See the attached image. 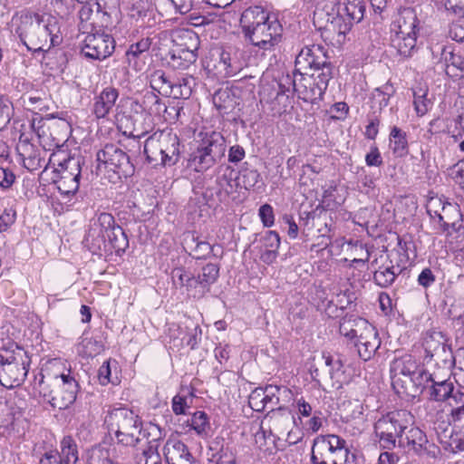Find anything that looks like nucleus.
Here are the masks:
<instances>
[{"mask_svg": "<svg viewBox=\"0 0 464 464\" xmlns=\"http://www.w3.org/2000/svg\"><path fill=\"white\" fill-rule=\"evenodd\" d=\"M106 250L103 254L111 253L113 250L118 256H121L129 247V239L123 228L117 225L111 231L106 241Z\"/></svg>", "mask_w": 464, "mask_h": 464, "instance_id": "nucleus-39", "label": "nucleus"}, {"mask_svg": "<svg viewBox=\"0 0 464 464\" xmlns=\"http://www.w3.org/2000/svg\"><path fill=\"white\" fill-rule=\"evenodd\" d=\"M455 394L453 383L448 380H442L436 375L430 385V399L436 401L450 400L454 403L453 397Z\"/></svg>", "mask_w": 464, "mask_h": 464, "instance_id": "nucleus-38", "label": "nucleus"}, {"mask_svg": "<svg viewBox=\"0 0 464 464\" xmlns=\"http://www.w3.org/2000/svg\"><path fill=\"white\" fill-rule=\"evenodd\" d=\"M449 203L444 198H430L427 204V212L431 218H439L440 213L444 211V206Z\"/></svg>", "mask_w": 464, "mask_h": 464, "instance_id": "nucleus-62", "label": "nucleus"}, {"mask_svg": "<svg viewBox=\"0 0 464 464\" xmlns=\"http://www.w3.org/2000/svg\"><path fill=\"white\" fill-rule=\"evenodd\" d=\"M81 164L80 157H69L59 164L61 175L55 183L61 194L70 196L77 192L81 177Z\"/></svg>", "mask_w": 464, "mask_h": 464, "instance_id": "nucleus-16", "label": "nucleus"}, {"mask_svg": "<svg viewBox=\"0 0 464 464\" xmlns=\"http://www.w3.org/2000/svg\"><path fill=\"white\" fill-rule=\"evenodd\" d=\"M399 447L409 452L413 451L419 456L427 455L436 458L440 453V449L434 443H430L426 434L414 426L413 422L404 430L402 437H400Z\"/></svg>", "mask_w": 464, "mask_h": 464, "instance_id": "nucleus-13", "label": "nucleus"}, {"mask_svg": "<svg viewBox=\"0 0 464 464\" xmlns=\"http://www.w3.org/2000/svg\"><path fill=\"white\" fill-rule=\"evenodd\" d=\"M16 150L24 167L31 172L39 169L44 163V159L40 156L41 150L32 144L24 134H21Z\"/></svg>", "mask_w": 464, "mask_h": 464, "instance_id": "nucleus-23", "label": "nucleus"}, {"mask_svg": "<svg viewBox=\"0 0 464 464\" xmlns=\"http://www.w3.org/2000/svg\"><path fill=\"white\" fill-rule=\"evenodd\" d=\"M240 26L245 39L251 44L247 47L259 61H262L267 53L274 52L276 46L282 41L281 24L276 18L271 19L261 6L246 8L241 14Z\"/></svg>", "mask_w": 464, "mask_h": 464, "instance_id": "nucleus-1", "label": "nucleus"}, {"mask_svg": "<svg viewBox=\"0 0 464 464\" xmlns=\"http://www.w3.org/2000/svg\"><path fill=\"white\" fill-rule=\"evenodd\" d=\"M453 399L454 403L450 401V405L452 406L451 417L454 428L464 430V392L457 391Z\"/></svg>", "mask_w": 464, "mask_h": 464, "instance_id": "nucleus-46", "label": "nucleus"}, {"mask_svg": "<svg viewBox=\"0 0 464 464\" xmlns=\"http://www.w3.org/2000/svg\"><path fill=\"white\" fill-rule=\"evenodd\" d=\"M454 15L456 18L452 20L450 25L449 35L452 40L464 44V15Z\"/></svg>", "mask_w": 464, "mask_h": 464, "instance_id": "nucleus-57", "label": "nucleus"}, {"mask_svg": "<svg viewBox=\"0 0 464 464\" xmlns=\"http://www.w3.org/2000/svg\"><path fill=\"white\" fill-rule=\"evenodd\" d=\"M102 350V342L92 338L84 337L79 344V352L86 357H94Z\"/></svg>", "mask_w": 464, "mask_h": 464, "instance_id": "nucleus-55", "label": "nucleus"}, {"mask_svg": "<svg viewBox=\"0 0 464 464\" xmlns=\"http://www.w3.org/2000/svg\"><path fill=\"white\" fill-rule=\"evenodd\" d=\"M181 147L179 136L171 130H157L145 140L144 154L153 166L171 167L179 160Z\"/></svg>", "mask_w": 464, "mask_h": 464, "instance_id": "nucleus-2", "label": "nucleus"}, {"mask_svg": "<svg viewBox=\"0 0 464 464\" xmlns=\"http://www.w3.org/2000/svg\"><path fill=\"white\" fill-rule=\"evenodd\" d=\"M259 62L247 46L228 44L222 47L219 53L218 68L220 72L229 77L240 72L245 67L257 65Z\"/></svg>", "mask_w": 464, "mask_h": 464, "instance_id": "nucleus-10", "label": "nucleus"}, {"mask_svg": "<svg viewBox=\"0 0 464 464\" xmlns=\"http://www.w3.org/2000/svg\"><path fill=\"white\" fill-rule=\"evenodd\" d=\"M163 455L168 464H199L188 447L177 438H169L166 441Z\"/></svg>", "mask_w": 464, "mask_h": 464, "instance_id": "nucleus-21", "label": "nucleus"}, {"mask_svg": "<svg viewBox=\"0 0 464 464\" xmlns=\"http://www.w3.org/2000/svg\"><path fill=\"white\" fill-rule=\"evenodd\" d=\"M344 439L335 434L319 435L314 439L311 452L312 464H355Z\"/></svg>", "mask_w": 464, "mask_h": 464, "instance_id": "nucleus-5", "label": "nucleus"}, {"mask_svg": "<svg viewBox=\"0 0 464 464\" xmlns=\"http://www.w3.org/2000/svg\"><path fill=\"white\" fill-rule=\"evenodd\" d=\"M85 458L88 464H117L111 459L109 450L100 444L89 449Z\"/></svg>", "mask_w": 464, "mask_h": 464, "instance_id": "nucleus-48", "label": "nucleus"}, {"mask_svg": "<svg viewBox=\"0 0 464 464\" xmlns=\"http://www.w3.org/2000/svg\"><path fill=\"white\" fill-rule=\"evenodd\" d=\"M130 17L136 21L145 24V18L149 15V8L141 0H137L132 4L129 14Z\"/></svg>", "mask_w": 464, "mask_h": 464, "instance_id": "nucleus-60", "label": "nucleus"}, {"mask_svg": "<svg viewBox=\"0 0 464 464\" xmlns=\"http://www.w3.org/2000/svg\"><path fill=\"white\" fill-rule=\"evenodd\" d=\"M418 367L419 363L416 359L410 354L396 358L391 365L392 385L395 386L401 383L402 388L407 389L408 382L414 372L418 370Z\"/></svg>", "mask_w": 464, "mask_h": 464, "instance_id": "nucleus-20", "label": "nucleus"}, {"mask_svg": "<svg viewBox=\"0 0 464 464\" xmlns=\"http://www.w3.org/2000/svg\"><path fill=\"white\" fill-rule=\"evenodd\" d=\"M357 352L363 361L370 360L381 345V339L375 327L371 324L354 340Z\"/></svg>", "mask_w": 464, "mask_h": 464, "instance_id": "nucleus-22", "label": "nucleus"}, {"mask_svg": "<svg viewBox=\"0 0 464 464\" xmlns=\"http://www.w3.org/2000/svg\"><path fill=\"white\" fill-rule=\"evenodd\" d=\"M219 266L218 264L208 263L196 275L197 288L198 298L203 297L209 292L210 286L214 285L219 277Z\"/></svg>", "mask_w": 464, "mask_h": 464, "instance_id": "nucleus-28", "label": "nucleus"}, {"mask_svg": "<svg viewBox=\"0 0 464 464\" xmlns=\"http://www.w3.org/2000/svg\"><path fill=\"white\" fill-rule=\"evenodd\" d=\"M427 93L424 92L422 94H417L414 92V108L419 116H423L429 111V107L430 105V100L426 98Z\"/></svg>", "mask_w": 464, "mask_h": 464, "instance_id": "nucleus-64", "label": "nucleus"}, {"mask_svg": "<svg viewBox=\"0 0 464 464\" xmlns=\"http://www.w3.org/2000/svg\"><path fill=\"white\" fill-rule=\"evenodd\" d=\"M115 49L113 37L106 34H88L82 41V53L90 59L104 60L111 56Z\"/></svg>", "mask_w": 464, "mask_h": 464, "instance_id": "nucleus-15", "label": "nucleus"}, {"mask_svg": "<svg viewBox=\"0 0 464 464\" xmlns=\"http://www.w3.org/2000/svg\"><path fill=\"white\" fill-rule=\"evenodd\" d=\"M444 450L450 452H458L464 450V430L455 429L449 434L448 438L440 442Z\"/></svg>", "mask_w": 464, "mask_h": 464, "instance_id": "nucleus-52", "label": "nucleus"}, {"mask_svg": "<svg viewBox=\"0 0 464 464\" xmlns=\"http://www.w3.org/2000/svg\"><path fill=\"white\" fill-rule=\"evenodd\" d=\"M438 221L444 232H448L450 228L456 232L459 231L461 227V214L459 206L450 202L446 204Z\"/></svg>", "mask_w": 464, "mask_h": 464, "instance_id": "nucleus-35", "label": "nucleus"}, {"mask_svg": "<svg viewBox=\"0 0 464 464\" xmlns=\"http://www.w3.org/2000/svg\"><path fill=\"white\" fill-rule=\"evenodd\" d=\"M424 349L425 359L430 358L439 367L450 370L457 362L450 346L443 340L440 333L427 337L424 343Z\"/></svg>", "mask_w": 464, "mask_h": 464, "instance_id": "nucleus-14", "label": "nucleus"}, {"mask_svg": "<svg viewBox=\"0 0 464 464\" xmlns=\"http://www.w3.org/2000/svg\"><path fill=\"white\" fill-rule=\"evenodd\" d=\"M188 421L190 423L189 425L198 435L203 438L209 435L210 424L205 411H196Z\"/></svg>", "mask_w": 464, "mask_h": 464, "instance_id": "nucleus-50", "label": "nucleus"}, {"mask_svg": "<svg viewBox=\"0 0 464 464\" xmlns=\"http://www.w3.org/2000/svg\"><path fill=\"white\" fill-rule=\"evenodd\" d=\"M150 83L151 88L160 94L170 96L173 91L171 86L174 82L162 70H156L150 74Z\"/></svg>", "mask_w": 464, "mask_h": 464, "instance_id": "nucleus-44", "label": "nucleus"}, {"mask_svg": "<svg viewBox=\"0 0 464 464\" xmlns=\"http://www.w3.org/2000/svg\"><path fill=\"white\" fill-rule=\"evenodd\" d=\"M87 3V1H80V0H55L54 6L57 13L62 17H67L71 15L77 6Z\"/></svg>", "mask_w": 464, "mask_h": 464, "instance_id": "nucleus-58", "label": "nucleus"}, {"mask_svg": "<svg viewBox=\"0 0 464 464\" xmlns=\"http://www.w3.org/2000/svg\"><path fill=\"white\" fill-rule=\"evenodd\" d=\"M314 70L316 73L333 75V64L330 62L327 49L321 44H312L301 49L295 58V72H305Z\"/></svg>", "mask_w": 464, "mask_h": 464, "instance_id": "nucleus-12", "label": "nucleus"}, {"mask_svg": "<svg viewBox=\"0 0 464 464\" xmlns=\"http://www.w3.org/2000/svg\"><path fill=\"white\" fill-rule=\"evenodd\" d=\"M186 245L190 249L189 256L196 259L207 258L214 251L213 246L194 235L186 239Z\"/></svg>", "mask_w": 464, "mask_h": 464, "instance_id": "nucleus-42", "label": "nucleus"}, {"mask_svg": "<svg viewBox=\"0 0 464 464\" xmlns=\"http://www.w3.org/2000/svg\"><path fill=\"white\" fill-rule=\"evenodd\" d=\"M212 102L216 109L222 115L229 114L239 105V97L231 88H220L215 92Z\"/></svg>", "mask_w": 464, "mask_h": 464, "instance_id": "nucleus-26", "label": "nucleus"}, {"mask_svg": "<svg viewBox=\"0 0 464 464\" xmlns=\"http://www.w3.org/2000/svg\"><path fill=\"white\" fill-rule=\"evenodd\" d=\"M19 36L29 51L33 53L42 54L43 59L52 45L51 44H48L50 33H47L39 22L31 23L26 29L21 32Z\"/></svg>", "mask_w": 464, "mask_h": 464, "instance_id": "nucleus-18", "label": "nucleus"}, {"mask_svg": "<svg viewBox=\"0 0 464 464\" xmlns=\"http://www.w3.org/2000/svg\"><path fill=\"white\" fill-rule=\"evenodd\" d=\"M392 31L394 34L417 37L419 20L412 10H405L392 24Z\"/></svg>", "mask_w": 464, "mask_h": 464, "instance_id": "nucleus-30", "label": "nucleus"}, {"mask_svg": "<svg viewBox=\"0 0 464 464\" xmlns=\"http://www.w3.org/2000/svg\"><path fill=\"white\" fill-rule=\"evenodd\" d=\"M401 272L399 266H394L392 260L388 258L373 273L374 283L382 287L387 288L392 285L396 277Z\"/></svg>", "mask_w": 464, "mask_h": 464, "instance_id": "nucleus-33", "label": "nucleus"}, {"mask_svg": "<svg viewBox=\"0 0 464 464\" xmlns=\"http://www.w3.org/2000/svg\"><path fill=\"white\" fill-rule=\"evenodd\" d=\"M198 138L188 159V166L197 172H204L221 161L227 146L225 138L218 131H201Z\"/></svg>", "mask_w": 464, "mask_h": 464, "instance_id": "nucleus-3", "label": "nucleus"}, {"mask_svg": "<svg viewBox=\"0 0 464 464\" xmlns=\"http://www.w3.org/2000/svg\"><path fill=\"white\" fill-rule=\"evenodd\" d=\"M60 451L45 452L39 464H77L79 460L78 446L72 437H63L60 443Z\"/></svg>", "mask_w": 464, "mask_h": 464, "instance_id": "nucleus-19", "label": "nucleus"}, {"mask_svg": "<svg viewBox=\"0 0 464 464\" xmlns=\"http://www.w3.org/2000/svg\"><path fill=\"white\" fill-rule=\"evenodd\" d=\"M413 419V415L406 410L392 411L380 418L374 424V432L381 446L392 450L397 441L399 446L400 437H402L404 430L411 426Z\"/></svg>", "mask_w": 464, "mask_h": 464, "instance_id": "nucleus-7", "label": "nucleus"}, {"mask_svg": "<svg viewBox=\"0 0 464 464\" xmlns=\"http://www.w3.org/2000/svg\"><path fill=\"white\" fill-rule=\"evenodd\" d=\"M119 97V91L113 87L104 88L101 93L94 98L93 113L98 119L105 118Z\"/></svg>", "mask_w": 464, "mask_h": 464, "instance_id": "nucleus-29", "label": "nucleus"}, {"mask_svg": "<svg viewBox=\"0 0 464 464\" xmlns=\"http://www.w3.org/2000/svg\"><path fill=\"white\" fill-rule=\"evenodd\" d=\"M260 174L256 169L244 168L239 171L237 178V185L244 187L246 189L254 188L258 182Z\"/></svg>", "mask_w": 464, "mask_h": 464, "instance_id": "nucleus-54", "label": "nucleus"}, {"mask_svg": "<svg viewBox=\"0 0 464 464\" xmlns=\"http://www.w3.org/2000/svg\"><path fill=\"white\" fill-rule=\"evenodd\" d=\"M80 5H81V8L78 12V16H79V20H80L79 26H80V30H82L84 32V31H87L89 28H92V23L89 24V22L92 16L93 10L91 7V5H87L86 3Z\"/></svg>", "mask_w": 464, "mask_h": 464, "instance_id": "nucleus-63", "label": "nucleus"}, {"mask_svg": "<svg viewBox=\"0 0 464 464\" xmlns=\"http://www.w3.org/2000/svg\"><path fill=\"white\" fill-rule=\"evenodd\" d=\"M369 322L362 317L351 314L343 317L340 321L339 332L350 340H355L368 326Z\"/></svg>", "mask_w": 464, "mask_h": 464, "instance_id": "nucleus-32", "label": "nucleus"}, {"mask_svg": "<svg viewBox=\"0 0 464 464\" xmlns=\"http://www.w3.org/2000/svg\"><path fill=\"white\" fill-rule=\"evenodd\" d=\"M134 106H139L140 111L150 116H162L168 112V107L162 100L153 92H145L140 99L134 100Z\"/></svg>", "mask_w": 464, "mask_h": 464, "instance_id": "nucleus-25", "label": "nucleus"}, {"mask_svg": "<svg viewBox=\"0 0 464 464\" xmlns=\"http://www.w3.org/2000/svg\"><path fill=\"white\" fill-rule=\"evenodd\" d=\"M351 28V22H346L342 15L336 14L332 16L331 20H327L324 26V34L326 39L335 41L337 44H342L344 42L345 35Z\"/></svg>", "mask_w": 464, "mask_h": 464, "instance_id": "nucleus-27", "label": "nucleus"}, {"mask_svg": "<svg viewBox=\"0 0 464 464\" xmlns=\"http://www.w3.org/2000/svg\"><path fill=\"white\" fill-rule=\"evenodd\" d=\"M108 237L102 231L93 232V227L89 225V229L84 237V246L94 255L102 256L103 250H106V241Z\"/></svg>", "mask_w": 464, "mask_h": 464, "instance_id": "nucleus-40", "label": "nucleus"}, {"mask_svg": "<svg viewBox=\"0 0 464 464\" xmlns=\"http://www.w3.org/2000/svg\"><path fill=\"white\" fill-rule=\"evenodd\" d=\"M345 12L347 16L356 23L362 20L365 13L363 0H345Z\"/></svg>", "mask_w": 464, "mask_h": 464, "instance_id": "nucleus-53", "label": "nucleus"}, {"mask_svg": "<svg viewBox=\"0 0 464 464\" xmlns=\"http://www.w3.org/2000/svg\"><path fill=\"white\" fill-rule=\"evenodd\" d=\"M194 83L195 79L192 76L178 79L171 86L173 91H171L170 96L175 99H188L192 93Z\"/></svg>", "mask_w": 464, "mask_h": 464, "instance_id": "nucleus-49", "label": "nucleus"}, {"mask_svg": "<svg viewBox=\"0 0 464 464\" xmlns=\"http://www.w3.org/2000/svg\"><path fill=\"white\" fill-rule=\"evenodd\" d=\"M325 365L329 368L328 373L332 381V387L341 389L345 380L343 362L338 355L336 358L330 353H323Z\"/></svg>", "mask_w": 464, "mask_h": 464, "instance_id": "nucleus-34", "label": "nucleus"}, {"mask_svg": "<svg viewBox=\"0 0 464 464\" xmlns=\"http://www.w3.org/2000/svg\"><path fill=\"white\" fill-rule=\"evenodd\" d=\"M198 44L196 43L194 49L177 47L169 52L166 56L167 63L174 70H186L193 64L198 58L197 51Z\"/></svg>", "mask_w": 464, "mask_h": 464, "instance_id": "nucleus-24", "label": "nucleus"}, {"mask_svg": "<svg viewBox=\"0 0 464 464\" xmlns=\"http://www.w3.org/2000/svg\"><path fill=\"white\" fill-rule=\"evenodd\" d=\"M186 256H178L177 258H172L170 265L171 283L176 289L185 292L188 296L198 298L197 279L194 273H190L186 269Z\"/></svg>", "mask_w": 464, "mask_h": 464, "instance_id": "nucleus-17", "label": "nucleus"}, {"mask_svg": "<svg viewBox=\"0 0 464 464\" xmlns=\"http://www.w3.org/2000/svg\"><path fill=\"white\" fill-rule=\"evenodd\" d=\"M13 104L8 99L0 96V129L4 130L13 115Z\"/></svg>", "mask_w": 464, "mask_h": 464, "instance_id": "nucleus-61", "label": "nucleus"}, {"mask_svg": "<svg viewBox=\"0 0 464 464\" xmlns=\"http://www.w3.org/2000/svg\"><path fill=\"white\" fill-rule=\"evenodd\" d=\"M233 179L228 178L227 175L217 177L215 180V186L206 183L205 197L214 198V192L218 202H223L232 192L233 189Z\"/></svg>", "mask_w": 464, "mask_h": 464, "instance_id": "nucleus-36", "label": "nucleus"}, {"mask_svg": "<svg viewBox=\"0 0 464 464\" xmlns=\"http://www.w3.org/2000/svg\"><path fill=\"white\" fill-rule=\"evenodd\" d=\"M304 74H307V72H295V79L292 81L294 91L304 102L314 103L323 99L333 75L328 72L327 73H313L306 77Z\"/></svg>", "mask_w": 464, "mask_h": 464, "instance_id": "nucleus-11", "label": "nucleus"}, {"mask_svg": "<svg viewBox=\"0 0 464 464\" xmlns=\"http://www.w3.org/2000/svg\"><path fill=\"white\" fill-rule=\"evenodd\" d=\"M395 93L393 85L386 82L382 87L374 89L372 92V100L373 103H377L380 110L389 104L390 98Z\"/></svg>", "mask_w": 464, "mask_h": 464, "instance_id": "nucleus-51", "label": "nucleus"}, {"mask_svg": "<svg viewBox=\"0 0 464 464\" xmlns=\"http://www.w3.org/2000/svg\"><path fill=\"white\" fill-rule=\"evenodd\" d=\"M30 358L21 347H16L6 356L0 355V383L12 389L21 385L28 372Z\"/></svg>", "mask_w": 464, "mask_h": 464, "instance_id": "nucleus-8", "label": "nucleus"}, {"mask_svg": "<svg viewBox=\"0 0 464 464\" xmlns=\"http://www.w3.org/2000/svg\"><path fill=\"white\" fill-rule=\"evenodd\" d=\"M90 226L93 227V232L99 233L102 231L107 237L110 236L114 227H117L114 218L111 214L102 212L90 220Z\"/></svg>", "mask_w": 464, "mask_h": 464, "instance_id": "nucleus-45", "label": "nucleus"}, {"mask_svg": "<svg viewBox=\"0 0 464 464\" xmlns=\"http://www.w3.org/2000/svg\"><path fill=\"white\" fill-rule=\"evenodd\" d=\"M40 394L53 408L64 410L72 405L79 391V384L69 373L57 375L47 381L43 376L39 382Z\"/></svg>", "mask_w": 464, "mask_h": 464, "instance_id": "nucleus-6", "label": "nucleus"}, {"mask_svg": "<svg viewBox=\"0 0 464 464\" xmlns=\"http://www.w3.org/2000/svg\"><path fill=\"white\" fill-rule=\"evenodd\" d=\"M97 169L113 171L119 178H128L134 174L135 168L130 156L117 144L107 143L97 151Z\"/></svg>", "mask_w": 464, "mask_h": 464, "instance_id": "nucleus-9", "label": "nucleus"}, {"mask_svg": "<svg viewBox=\"0 0 464 464\" xmlns=\"http://www.w3.org/2000/svg\"><path fill=\"white\" fill-rule=\"evenodd\" d=\"M390 147L397 157H404L409 152L406 132L401 128L393 126L390 132Z\"/></svg>", "mask_w": 464, "mask_h": 464, "instance_id": "nucleus-41", "label": "nucleus"}, {"mask_svg": "<svg viewBox=\"0 0 464 464\" xmlns=\"http://www.w3.org/2000/svg\"><path fill=\"white\" fill-rule=\"evenodd\" d=\"M152 43L153 38L148 36L141 38L135 44H130L125 53L128 65L136 71L140 70L139 59L150 50Z\"/></svg>", "mask_w": 464, "mask_h": 464, "instance_id": "nucleus-37", "label": "nucleus"}, {"mask_svg": "<svg viewBox=\"0 0 464 464\" xmlns=\"http://www.w3.org/2000/svg\"><path fill=\"white\" fill-rule=\"evenodd\" d=\"M272 426L279 432L287 431L295 423V415L288 407L272 408L266 415Z\"/></svg>", "mask_w": 464, "mask_h": 464, "instance_id": "nucleus-31", "label": "nucleus"}, {"mask_svg": "<svg viewBox=\"0 0 464 464\" xmlns=\"http://www.w3.org/2000/svg\"><path fill=\"white\" fill-rule=\"evenodd\" d=\"M110 435H114L117 444L134 447L140 442L142 421L138 414L127 407L113 408L105 417Z\"/></svg>", "mask_w": 464, "mask_h": 464, "instance_id": "nucleus-4", "label": "nucleus"}, {"mask_svg": "<svg viewBox=\"0 0 464 464\" xmlns=\"http://www.w3.org/2000/svg\"><path fill=\"white\" fill-rule=\"evenodd\" d=\"M446 73L450 77L461 78L464 76V57L450 52L445 54Z\"/></svg>", "mask_w": 464, "mask_h": 464, "instance_id": "nucleus-47", "label": "nucleus"}, {"mask_svg": "<svg viewBox=\"0 0 464 464\" xmlns=\"http://www.w3.org/2000/svg\"><path fill=\"white\" fill-rule=\"evenodd\" d=\"M417 37L393 34L391 38L392 46L397 50V53L408 58L411 56L416 48Z\"/></svg>", "mask_w": 464, "mask_h": 464, "instance_id": "nucleus-43", "label": "nucleus"}, {"mask_svg": "<svg viewBox=\"0 0 464 464\" xmlns=\"http://www.w3.org/2000/svg\"><path fill=\"white\" fill-rule=\"evenodd\" d=\"M266 392L263 388H256L248 396V404L256 411H262L266 407Z\"/></svg>", "mask_w": 464, "mask_h": 464, "instance_id": "nucleus-59", "label": "nucleus"}, {"mask_svg": "<svg viewBox=\"0 0 464 464\" xmlns=\"http://www.w3.org/2000/svg\"><path fill=\"white\" fill-rule=\"evenodd\" d=\"M435 377V373H430L419 365L418 370L414 372L408 384H412L417 388H426L430 382L431 383L433 382Z\"/></svg>", "mask_w": 464, "mask_h": 464, "instance_id": "nucleus-56", "label": "nucleus"}]
</instances>
